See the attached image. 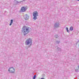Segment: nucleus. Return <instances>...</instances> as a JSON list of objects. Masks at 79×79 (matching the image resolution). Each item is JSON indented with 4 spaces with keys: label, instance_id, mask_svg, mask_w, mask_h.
<instances>
[{
    "label": "nucleus",
    "instance_id": "obj_9",
    "mask_svg": "<svg viewBox=\"0 0 79 79\" xmlns=\"http://www.w3.org/2000/svg\"><path fill=\"white\" fill-rule=\"evenodd\" d=\"M66 30L67 32H69V31L68 30V28L66 27Z\"/></svg>",
    "mask_w": 79,
    "mask_h": 79
},
{
    "label": "nucleus",
    "instance_id": "obj_14",
    "mask_svg": "<svg viewBox=\"0 0 79 79\" xmlns=\"http://www.w3.org/2000/svg\"><path fill=\"white\" fill-rule=\"evenodd\" d=\"M58 35H55V37H56V38H58Z\"/></svg>",
    "mask_w": 79,
    "mask_h": 79
},
{
    "label": "nucleus",
    "instance_id": "obj_1",
    "mask_svg": "<svg viewBox=\"0 0 79 79\" xmlns=\"http://www.w3.org/2000/svg\"><path fill=\"white\" fill-rule=\"evenodd\" d=\"M22 31L23 33H24V35H26L29 32V29L27 27L24 26L23 28Z\"/></svg>",
    "mask_w": 79,
    "mask_h": 79
},
{
    "label": "nucleus",
    "instance_id": "obj_19",
    "mask_svg": "<svg viewBox=\"0 0 79 79\" xmlns=\"http://www.w3.org/2000/svg\"><path fill=\"white\" fill-rule=\"evenodd\" d=\"M78 1H79V0H77Z\"/></svg>",
    "mask_w": 79,
    "mask_h": 79
},
{
    "label": "nucleus",
    "instance_id": "obj_16",
    "mask_svg": "<svg viewBox=\"0 0 79 79\" xmlns=\"http://www.w3.org/2000/svg\"><path fill=\"white\" fill-rule=\"evenodd\" d=\"M11 24H12V23H10V26H11Z\"/></svg>",
    "mask_w": 79,
    "mask_h": 79
},
{
    "label": "nucleus",
    "instance_id": "obj_7",
    "mask_svg": "<svg viewBox=\"0 0 79 79\" xmlns=\"http://www.w3.org/2000/svg\"><path fill=\"white\" fill-rule=\"evenodd\" d=\"M29 16L27 15L26 14L24 16V19L26 20H27V19H29Z\"/></svg>",
    "mask_w": 79,
    "mask_h": 79
},
{
    "label": "nucleus",
    "instance_id": "obj_11",
    "mask_svg": "<svg viewBox=\"0 0 79 79\" xmlns=\"http://www.w3.org/2000/svg\"><path fill=\"white\" fill-rule=\"evenodd\" d=\"M36 77V75H35L34 76L33 79H35Z\"/></svg>",
    "mask_w": 79,
    "mask_h": 79
},
{
    "label": "nucleus",
    "instance_id": "obj_15",
    "mask_svg": "<svg viewBox=\"0 0 79 79\" xmlns=\"http://www.w3.org/2000/svg\"><path fill=\"white\" fill-rule=\"evenodd\" d=\"M13 21V20L11 19V22H10V23H12Z\"/></svg>",
    "mask_w": 79,
    "mask_h": 79
},
{
    "label": "nucleus",
    "instance_id": "obj_10",
    "mask_svg": "<svg viewBox=\"0 0 79 79\" xmlns=\"http://www.w3.org/2000/svg\"><path fill=\"white\" fill-rule=\"evenodd\" d=\"M75 71L77 73H78V72H79V69H77L75 70Z\"/></svg>",
    "mask_w": 79,
    "mask_h": 79
},
{
    "label": "nucleus",
    "instance_id": "obj_12",
    "mask_svg": "<svg viewBox=\"0 0 79 79\" xmlns=\"http://www.w3.org/2000/svg\"><path fill=\"white\" fill-rule=\"evenodd\" d=\"M58 49L59 51H61V49L59 48H58Z\"/></svg>",
    "mask_w": 79,
    "mask_h": 79
},
{
    "label": "nucleus",
    "instance_id": "obj_18",
    "mask_svg": "<svg viewBox=\"0 0 79 79\" xmlns=\"http://www.w3.org/2000/svg\"><path fill=\"white\" fill-rule=\"evenodd\" d=\"M23 1H25V0H23Z\"/></svg>",
    "mask_w": 79,
    "mask_h": 79
},
{
    "label": "nucleus",
    "instance_id": "obj_5",
    "mask_svg": "<svg viewBox=\"0 0 79 79\" xmlns=\"http://www.w3.org/2000/svg\"><path fill=\"white\" fill-rule=\"evenodd\" d=\"M27 6H23L21 9V12H24L27 10Z\"/></svg>",
    "mask_w": 79,
    "mask_h": 79
},
{
    "label": "nucleus",
    "instance_id": "obj_3",
    "mask_svg": "<svg viewBox=\"0 0 79 79\" xmlns=\"http://www.w3.org/2000/svg\"><path fill=\"white\" fill-rule=\"evenodd\" d=\"M33 19L34 20H36L37 19V16H39V13L37 11H35L33 13Z\"/></svg>",
    "mask_w": 79,
    "mask_h": 79
},
{
    "label": "nucleus",
    "instance_id": "obj_4",
    "mask_svg": "<svg viewBox=\"0 0 79 79\" xmlns=\"http://www.w3.org/2000/svg\"><path fill=\"white\" fill-rule=\"evenodd\" d=\"M8 71L10 73H15V69H14L13 67H10Z\"/></svg>",
    "mask_w": 79,
    "mask_h": 79
},
{
    "label": "nucleus",
    "instance_id": "obj_13",
    "mask_svg": "<svg viewBox=\"0 0 79 79\" xmlns=\"http://www.w3.org/2000/svg\"><path fill=\"white\" fill-rule=\"evenodd\" d=\"M59 43H60V41H56V43L57 44H59Z\"/></svg>",
    "mask_w": 79,
    "mask_h": 79
},
{
    "label": "nucleus",
    "instance_id": "obj_8",
    "mask_svg": "<svg viewBox=\"0 0 79 79\" xmlns=\"http://www.w3.org/2000/svg\"><path fill=\"white\" fill-rule=\"evenodd\" d=\"M70 31H73V27H70Z\"/></svg>",
    "mask_w": 79,
    "mask_h": 79
},
{
    "label": "nucleus",
    "instance_id": "obj_17",
    "mask_svg": "<svg viewBox=\"0 0 79 79\" xmlns=\"http://www.w3.org/2000/svg\"><path fill=\"white\" fill-rule=\"evenodd\" d=\"M78 68H79V65H78Z\"/></svg>",
    "mask_w": 79,
    "mask_h": 79
},
{
    "label": "nucleus",
    "instance_id": "obj_6",
    "mask_svg": "<svg viewBox=\"0 0 79 79\" xmlns=\"http://www.w3.org/2000/svg\"><path fill=\"white\" fill-rule=\"evenodd\" d=\"M54 27L56 28H58V27H60V23L59 22H56L55 24Z\"/></svg>",
    "mask_w": 79,
    "mask_h": 79
},
{
    "label": "nucleus",
    "instance_id": "obj_2",
    "mask_svg": "<svg viewBox=\"0 0 79 79\" xmlns=\"http://www.w3.org/2000/svg\"><path fill=\"white\" fill-rule=\"evenodd\" d=\"M25 44L26 45H29L28 47H30L31 45H32V39L31 38H29L25 42Z\"/></svg>",
    "mask_w": 79,
    "mask_h": 79
}]
</instances>
